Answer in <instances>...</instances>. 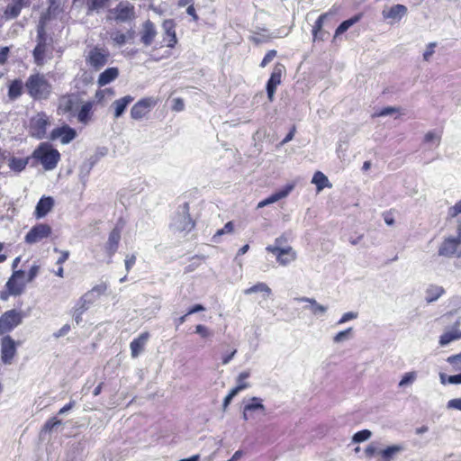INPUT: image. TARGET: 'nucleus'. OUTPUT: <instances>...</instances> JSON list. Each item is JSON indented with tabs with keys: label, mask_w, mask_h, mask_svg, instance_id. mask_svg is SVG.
I'll list each match as a JSON object with an SVG mask.
<instances>
[{
	"label": "nucleus",
	"mask_w": 461,
	"mask_h": 461,
	"mask_svg": "<svg viewBox=\"0 0 461 461\" xmlns=\"http://www.w3.org/2000/svg\"><path fill=\"white\" fill-rule=\"evenodd\" d=\"M25 89L29 95L36 100H46L52 93V86L44 75H31L25 83Z\"/></svg>",
	"instance_id": "1"
},
{
	"label": "nucleus",
	"mask_w": 461,
	"mask_h": 461,
	"mask_svg": "<svg viewBox=\"0 0 461 461\" xmlns=\"http://www.w3.org/2000/svg\"><path fill=\"white\" fill-rule=\"evenodd\" d=\"M32 156L41 162L45 170L54 169L60 159L59 152L46 142L41 143Z\"/></svg>",
	"instance_id": "2"
},
{
	"label": "nucleus",
	"mask_w": 461,
	"mask_h": 461,
	"mask_svg": "<svg viewBox=\"0 0 461 461\" xmlns=\"http://www.w3.org/2000/svg\"><path fill=\"white\" fill-rule=\"evenodd\" d=\"M51 124L50 117L45 113H38L30 120L29 131L32 137L41 140L46 137L47 129Z\"/></svg>",
	"instance_id": "3"
},
{
	"label": "nucleus",
	"mask_w": 461,
	"mask_h": 461,
	"mask_svg": "<svg viewBox=\"0 0 461 461\" xmlns=\"http://www.w3.org/2000/svg\"><path fill=\"white\" fill-rule=\"evenodd\" d=\"M275 243V245L267 246L266 249L276 256V261L279 265L285 267L296 259L297 254L292 247H279L277 245L279 243V239H276Z\"/></svg>",
	"instance_id": "4"
},
{
	"label": "nucleus",
	"mask_w": 461,
	"mask_h": 461,
	"mask_svg": "<svg viewBox=\"0 0 461 461\" xmlns=\"http://www.w3.org/2000/svg\"><path fill=\"white\" fill-rule=\"evenodd\" d=\"M158 99L149 96L139 100L131 109V117L139 121L146 117L149 112L157 105Z\"/></svg>",
	"instance_id": "5"
},
{
	"label": "nucleus",
	"mask_w": 461,
	"mask_h": 461,
	"mask_svg": "<svg viewBox=\"0 0 461 461\" xmlns=\"http://www.w3.org/2000/svg\"><path fill=\"white\" fill-rule=\"evenodd\" d=\"M23 314L16 310H9L0 317V334L10 332L23 321Z\"/></svg>",
	"instance_id": "6"
},
{
	"label": "nucleus",
	"mask_w": 461,
	"mask_h": 461,
	"mask_svg": "<svg viewBox=\"0 0 461 461\" xmlns=\"http://www.w3.org/2000/svg\"><path fill=\"white\" fill-rule=\"evenodd\" d=\"M170 227L172 230L180 233L188 232L194 228V222L191 220L185 206L182 212H177L174 216Z\"/></svg>",
	"instance_id": "7"
},
{
	"label": "nucleus",
	"mask_w": 461,
	"mask_h": 461,
	"mask_svg": "<svg viewBox=\"0 0 461 461\" xmlns=\"http://www.w3.org/2000/svg\"><path fill=\"white\" fill-rule=\"evenodd\" d=\"M265 414L266 407L260 398L252 397L243 406V419L245 420H254L258 415Z\"/></svg>",
	"instance_id": "8"
},
{
	"label": "nucleus",
	"mask_w": 461,
	"mask_h": 461,
	"mask_svg": "<svg viewBox=\"0 0 461 461\" xmlns=\"http://www.w3.org/2000/svg\"><path fill=\"white\" fill-rule=\"evenodd\" d=\"M26 283L25 273L22 270H17L14 272L7 281L6 287L11 295L16 296L23 292Z\"/></svg>",
	"instance_id": "9"
},
{
	"label": "nucleus",
	"mask_w": 461,
	"mask_h": 461,
	"mask_svg": "<svg viewBox=\"0 0 461 461\" xmlns=\"http://www.w3.org/2000/svg\"><path fill=\"white\" fill-rule=\"evenodd\" d=\"M285 67L280 63L276 64L273 68L270 78L267 84V97L270 102L274 100L276 87L281 84L282 76L285 73Z\"/></svg>",
	"instance_id": "10"
},
{
	"label": "nucleus",
	"mask_w": 461,
	"mask_h": 461,
	"mask_svg": "<svg viewBox=\"0 0 461 461\" xmlns=\"http://www.w3.org/2000/svg\"><path fill=\"white\" fill-rule=\"evenodd\" d=\"M17 343L10 337L1 339V359L4 364L10 365L16 355Z\"/></svg>",
	"instance_id": "11"
},
{
	"label": "nucleus",
	"mask_w": 461,
	"mask_h": 461,
	"mask_svg": "<svg viewBox=\"0 0 461 461\" xmlns=\"http://www.w3.org/2000/svg\"><path fill=\"white\" fill-rule=\"evenodd\" d=\"M51 233V228L43 223L37 224L26 234L24 240L28 244H35L48 238Z\"/></svg>",
	"instance_id": "12"
},
{
	"label": "nucleus",
	"mask_w": 461,
	"mask_h": 461,
	"mask_svg": "<svg viewBox=\"0 0 461 461\" xmlns=\"http://www.w3.org/2000/svg\"><path fill=\"white\" fill-rule=\"evenodd\" d=\"M114 20L118 22H128L135 18L134 6L127 2H121L115 8L110 11Z\"/></svg>",
	"instance_id": "13"
},
{
	"label": "nucleus",
	"mask_w": 461,
	"mask_h": 461,
	"mask_svg": "<svg viewBox=\"0 0 461 461\" xmlns=\"http://www.w3.org/2000/svg\"><path fill=\"white\" fill-rule=\"evenodd\" d=\"M122 229L119 227H114L111 232L109 233L108 240L104 244V252L111 261L113 256L116 253L119 248V243L121 240Z\"/></svg>",
	"instance_id": "14"
},
{
	"label": "nucleus",
	"mask_w": 461,
	"mask_h": 461,
	"mask_svg": "<svg viewBox=\"0 0 461 461\" xmlns=\"http://www.w3.org/2000/svg\"><path fill=\"white\" fill-rule=\"evenodd\" d=\"M461 240L458 238H447L440 245L438 249V255L451 258L454 256L460 257L459 244Z\"/></svg>",
	"instance_id": "15"
},
{
	"label": "nucleus",
	"mask_w": 461,
	"mask_h": 461,
	"mask_svg": "<svg viewBox=\"0 0 461 461\" xmlns=\"http://www.w3.org/2000/svg\"><path fill=\"white\" fill-rule=\"evenodd\" d=\"M77 136L76 131L68 125L55 128L50 134L51 140H59L62 144H68L72 141Z\"/></svg>",
	"instance_id": "16"
},
{
	"label": "nucleus",
	"mask_w": 461,
	"mask_h": 461,
	"mask_svg": "<svg viewBox=\"0 0 461 461\" xmlns=\"http://www.w3.org/2000/svg\"><path fill=\"white\" fill-rule=\"evenodd\" d=\"M108 52L99 48L92 49L86 57V62L95 70L102 68L107 62Z\"/></svg>",
	"instance_id": "17"
},
{
	"label": "nucleus",
	"mask_w": 461,
	"mask_h": 461,
	"mask_svg": "<svg viewBox=\"0 0 461 461\" xmlns=\"http://www.w3.org/2000/svg\"><path fill=\"white\" fill-rule=\"evenodd\" d=\"M406 14L407 7L400 4L384 8L382 12L383 17L386 20H391V23L400 22Z\"/></svg>",
	"instance_id": "18"
},
{
	"label": "nucleus",
	"mask_w": 461,
	"mask_h": 461,
	"mask_svg": "<svg viewBox=\"0 0 461 461\" xmlns=\"http://www.w3.org/2000/svg\"><path fill=\"white\" fill-rule=\"evenodd\" d=\"M149 338V332H143L131 342V355L133 358H136L143 351Z\"/></svg>",
	"instance_id": "19"
},
{
	"label": "nucleus",
	"mask_w": 461,
	"mask_h": 461,
	"mask_svg": "<svg viewBox=\"0 0 461 461\" xmlns=\"http://www.w3.org/2000/svg\"><path fill=\"white\" fill-rule=\"evenodd\" d=\"M461 339V330L457 326H454L450 330H445L439 337L438 344L441 347H446L450 343Z\"/></svg>",
	"instance_id": "20"
},
{
	"label": "nucleus",
	"mask_w": 461,
	"mask_h": 461,
	"mask_svg": "<svg viewBox=\"0 0 461 461\" xmlns=\"http://www.w3.org/2000/svg\"><path fill=\"white\" fill-rule=\"evenodd\" d=\"M157 35L155 25L150 21H146L141 31V41L145 46H149Z\"/></svg>",
	"instance_id": "21"
},
{
	"label": "nucleus",
	"mask_w": 461,
	"mask_h": 461,
	"mask_svg": "<svg viewBox=\"0 0 461 461\" xmlns=\"http://www.w3.org/2000/svg\"><path fill=\"white\" fill-rule=\"evenodd\" d=\"M94 302L95 297L93 296V293L86 292L77 301L73 309L84 314V312L89 309Z\"/></svg>",
	"instance_id": "22"
},
{
	"label": "nucleus",
	"mask_w": 461,
	"mask_h": 461,
	"mask_svg": "<svg viewBox=\"0 0 461 461\" xmlns=\"http://www.w3.org/2000/svg\"><path fill=\"white\" fill-rule=\"evenodd\" d=\"M162 27H163V30H164L165 35H166L165 40H167V38H168V42L167 43V46L169 48H173L177 42L176 31H175V23H174L173 20L164 21Z\"/></svg>",
	"instance_id": "23"
},
{
	"label": "nucleus",
	"mask_w": 461,
	"mask_h": 461,
	"mask_svg": "<svg viewBox=\"0 0 461 461\" xmlns=\"http://www.w3.org/2000/svg\"><path fill=\"white\" fill-rule=\"evenodd\" d=\"M54 201L51 197H43L41 198L37 205L35 210V214L37 218L44 217L53 207Z\"/></svg>",
	"instance_id": "24"
},
{
	"label": "nucleus",
	"mask_w": 461,
	"mask_h": 461,
	"mask_svg": "<svg viewBox=\"0 0 461 461\" xmlns=\"http://www.w3.org/2000/svg\"><path fill=\"white\" fill-rule=\"evenodd\" d=\"M133 101V97L131 95H125L120 99L115 100L112 107L114 110V118L121 117L127 106Z\"/></svg>",
	"instance_id": "25"
},
{
	"label": "nucleus",
	"mask_w": 461,
	"mask_h": 461,
	"mask_svg": "<svg viewBox=\"0 0 461 461\" xmlns=\"http://www.w3.org/2000/svg\"><path fill=\"white\" fill-rule=\"evenodd\" d=\"M255 293H261L264 300H267L272 294L271 288L266 283H257L249 288L244 290L246 295H249Z\"/></svg>",
	"instance_id": "26"
},
{
	"label": "nucleus",
	"mask_w": 461,
	"mask_h": 461,
	"mask_svg": "<svg viewBox=\"0 0 461 461\" xmlns=\"http://www.w3.org/2000/svg\"><path fill=\"white\" fill-rule=\"evenodd\" d=\"M119 76L117 68H108L99 75L97 83L100 86H106L115 80Z\"/></svg>",
	"instance_id": "27"
},
{
	"label": "nucleus",
	"mask_w": 461,
	"mask_h": 461,
	"mask_svg": "<svg viewBox=\"0 0 461 461\" xmlns=\"http://www.w3.org/2000/svg\"><path fill=\"white\" fill-rule=\"evenodd\" d=\"M76 100L70 95H63L59 100L58 113L65 114L71 113L74 109Z\"/></svg>",
	"instance_id": "28"
},
{
	"label": "nucleus",
	"mask_w": 461,
	"mask_h": 461,
	"mask_svg": "<svg viewBox=\"0 0 461 461\" xmlns=\"http://www.w3.org/2000/svg\"><path fill=\"white\" fill-rule=\"evenodd\" d=\"M27 5V0H13L5 10V15L8 18H15L21 13L23 6Z\"/></svg>",
	"instance_id": "29"
},
{
	"label": "nucleus",
	"mask_w": 461,
	"mask_h": 461,
	"mask_svg": "<svg viewBox=\"0 0 461 461\" xmlns=\"http://www.w3.org/2000/svg\"><path fill=\"white\" fill-rule=\"evenodd\" d=\"M294 188V184H289L279 191L274 193L269 197L266 198L268 204H272L281 199L285 198Z\"/></svg>",
	"instance_id": "30"
},
{
	"label": "nucleus",
	"mask_w": 461,
	"mask_h": 461,
	"mask_svg": "<svg viewBox=\"0 0 461 461\" xmlns=\"http://www.w3.org/2000/svg\"><path fill=\"white\" fill-rule=\"evenodd\" d=\"M312 183L316 185L317 192H321L325 187L330 188L332 185L330 183L328 177L321 171L314 173Z\"/></svg>",
	"instance_id": "31"
},
{
	"label": "nucleus",
	"mask_w": 461,
	"mask_h": 461,
	"mask_svg": "<svg viewBox=\"0 0 461 461\" xmlns=\"http://www.w3.org/2000/svg\"><path fill=\"white\" fill-rule=\"evenodd\" d=\"M92 109H93V103L86 102L82 104L80 110L77 113V120L81 123L86 124L91 120L92 115Z\"/></svg>",
	"instance_id": "32"
},
{
	"label": "nucleus",
	"mask_w": 461,
	"mask_h": 461,
	"mask_svg": "<svg viewBox=\"0 0 461 461\" xmlns=\"http://www.w3.org/2000/svg\"><path fill=\"white\" fill-rule=\"evenodd\" d=\"M299 302L310 303V309L314 315H323L327 312V307L317 303L313 298L301 297L297 299Z\"/></svg>",
	"instance_id": "33"
},
{
	"label": "nucleus",
	"mask_w": 461,
	"mask_h": 461,
	"mask_svg": "<svg viewBox=\"0 0 461 461\" xmlns=\"http://www.w3.org/2000/svg\"><path fill=\"white\" fill-rule=\"evenodd\" d=\"M444 288L442 286L437 285H430L426 289V301L428 303H432L434 301H437L443 294H444Z\"/></svg>",
	"instance_id": "34"
},
{
	"label": "nucleus",
	"mask_w": 461,
	"mask_h": 461,
	"mask_svg": "<svg viewBox=\"0 0 461 461\" xmlns=\"http://www.w3.org/2000/svg\"><path fill=\"white\" fill-rule=\"evenodd\" d=\"M361 18L360 14L355 15L352 18L344 21L340 23V25L337 28L335 32V37L344 33L347 32L351 26H353L355 23H357Z\"/></svg>",
	"instance_id": "35"
},
{
	"label": "nucleus",
	"mask_w": 461,
	"mask_h": 461,
	"mask_svg": "<svg viewBox=\"0 0 461 461\" xmlns=\"http://www.w3.org/2000/svg\"><path fill=\"white\" fill-rule=\"evenodd\" d=\"M23 82L21 80H14L11 83L8 89V96L10 99H17L22 95Z\"/></svg>",
	"instance_id": "36"
},
{
	"label": "nucleus",
	"mask_w": 461,
	"mask_h": 461,
	"mask_svg": "<svg viewBox=\"0 0 461 461\" xmlns=\"http://www.w3.org/2000/svg\"><path fill=\"white\" fill-rule=\"evenodd\" d=\"M27 164L28 158H12L9 159L8 166L12 170L21 172L25 168Z\"/></svg>",
	"instance_id": "37"
},
{
	"label": "nucleus",
	"mask_w": 461,
	"mask_h": 461,
	"mask_svg": "<svg viewBox=\"0 0 461 461\" xmlns=\"http://www.w3.org/2000/svg\"><path fill=\"white\" fill-rule=\"evenodd\" d=\"M352 337H353V328L350 327V328H348L345 330H341V331L338 332L332 338V341L335 344H340V343H343L345 341H348V340L351 339Z\"/></svg>",
	"instance_id": "38"
},
{
	"label": "nucleus",
	"mask_w": 461,
	"mask_h": 461,
	"mask_svg": "<svg viewBox=\"0 0 461 461\" xmlns=\"http://www.w3.org/2000/svg\"><path fill=\"white\" fill-rule=\"evenodd\" d=\"M402 449H403V447L402 446L394 445V446L388 447L387 448L380 451V455L384 459V461H390V459L393 456H395L396 454L401 452Z\"/></svg>",
	"instance_id": "39"
},
{
	"label": "nucleus",
	"mask_w": 461,
	"mask_h": 461,
	"mask_svg": "<svg viewBox=\"0 0 461 461\" xmlns=\"http://www.w3.org/2000/svg\"><path fill=\"white\" fill-rule=\"evenodd\" d=\"M417 376H418L417 372H415V371H411V372L405 373L402 375V379L400 380L398 386L405 387V386L412 384L416 381Z\"/></svg>",
	"instance_id": "40"
},
{
	"label": "nucleus",
	"mask_w": 461,
	"mask_h": 461,
	"mask_svg": "<svg viewBox=\"0 0 461 461\" xmlns=\"http://www.w3.org/2000/svg\"><path fill=\"white\" fill-rule=\"evenodd\" d=\"M440 134L434 131H429L424 136V141L428 144H430L431 146L438 147L440 143Z\"/></svg>",
	"instance_id": "41"
},
{
	"label": "nucleus",
	"mask_w": 461,
	"mask_h": 461,
	"mask_svg": "<svg viewBox=\"0 0 461 461\" xmlns=\"http://www.w3.org/2000/svg\"><path fill=\"white\" fill-rule=\"evenodd\" d=\"M245 389L244 385L240 386H235L230 390V392L226 395L223 401V410H226V408L229 406L232 399L242 390Z\"/></svg>",
	"instance_id": "42"
},
{
	"label": "nucleus",
	"mask_w": 461,
	"mask_h": 461,
	"mask_svg": "<svg viewBox=\"0 0 461 461\" xmlns=\"http://www.w3.org/2000/svg\"><path fill=\"white\" fill-rule=\"evenodd\" d=\"M447 362L451 365L453 371H461V352L448 357Z\"/></svg>",
	"instance_id": "43"
},
{
	"label": "nucleus",
	"mask_w": 461,
	"mask_h": 461,
	"mask_svg": "<svg viewBox=\"0 0 461 461\" xmlns=\"http://www.w3.org/2000/svg\"><path fill=\"white\" fill-rule=\"evenodd\" d=\"M109 0H88L87 6L90 12H99L103 9Z\"/></svg>",
	"instance_id": "44"
},
{
	"label": "nucleus",
	"mask_w": 461,
	"mask_h": 461,
	"mask_svg": "<svg viewBox=\"0 0 461 461\" xmlns=\"http://www.w3.org/2000/svg\"><path fill=\"white\" fill-rule=\"evenodd\" d=\"M233 231V223L232 221H228L222 229H220L216 231V233L213 235L212 240L213 241L217 242V239L221 237L223 234L231 233Z\"/></svg>",
	"instance_id": "45"
},
{
	"label": "nucleus",
	"mask_w": 461,
	"mask_h": 461,
	"mask_svg": "<svg viewBox=\"0 0 461 461\" xmlns=\"http://www.w3.org/2000/svg\"><path fill=\"white\" fill-rule=\"evenodd\" d=\"M111 39L116 46H122L127 41V36L120 32H114L111 34Z\"/></svg>",
	"instance_id": "46"
},
{
	"label": "nucleus",
	"mask_w": 461,
	"mask_h": 461,
	"mask_svg": "<svg viewBox=\"0 0 461 461\" xmlns=\"http://www.w3.org/2000/svg\"><path fill=\"white\" fill-rule=\"evenodd\" d=\"M371 435L372 433L368 429L360 430L353 436V441L356 443L366 441L371 437Z\"/></svg>",
	"instance_id": "47"
},
{
	"label": "nucleus",
	"mask_w": 461,
	"mask_h": 461,
	"mask_svg": "<svg viewBox=\"0 0 461 461\" xmlns=\"http://www.w3.org/2000/svg\"><path fill=\"white\" fill-rule=\"evenodd\" d=\"M195 332L203 339H209L213 335L212 330H210L206 326L202 324H198L195 326Z\"/></svg>",
	"instance_id": "48"
},
{
	"label": "nucleus",
	"mask_w": 461,
	"mask_h": 461,
	"mask_svg": "<svg viewBox=\"0 0 461 461\" xmlns=\"http://www.w3.org/2000/svg\"><path fill=\"white\" fill-rule=\"evenodd\" d=\"M33 56L38 64H41L44 56V47L41 44H38L33 50Z\"/></svg>",
	"instance_id": "49"
},
{
	"label": "nucleus",
	"mask_w": 461,
	"mask_h": 461,
	"mask_svg": "<svg viewBox=\"0 0 461 461\" xmlns=\"http://www.w3.org/2000/svg\"><path fill=\"white\" fill-rule=\"evenodd\" d=\"M358 316L357 312H345L341 318L338 321V323L339 325H341V324H344L349 321H352V320H355L357 319Z\"/></svg>",
	"instance_id": "50"
},
{
	"label": "nucleus",
	"mask_w": 461,
	"mask_h": 461,
	"mask_svg": "<svg viewBox=\"0 0 461 461\" xmlns=\"http://www.w3.org/2000/svg\"><path fill=\"white\" fill-rule=\"evenodd\" d=\"M397 111H398V108L388 106V107H385V108L380 110L376 113H375L374 116H378V117L387 116V115H391V114L396 113Z\"/></svg>",
	"instance_id": "51"
},
{
	"label": "nucleus",
	"mask_w": 461,
	"mask_h": 461,
	"mask_svg": "<svg viewBox=\"0 0 461 461\" xmlns=\"http://www.w3.org/2000/svg\"><path fill=\"white\" fill-rule=\"evenodd\" d=\"M276 56V50H269L264 57L263 60L261 61L260 67L265 68L268 63H270L275 59Z\"/></svg>",
	"instance_id": "52"
},
{
	"label": "nucleus",
	"mask_w": 461,
	"mask_h": 461,
	"mask_svg": "<svg viewBox=\"0 0 461 461\" xmlns=\"http://www.w3.org/2000/svg\"><path fill=\"white\" fill-rule=\"evenodd\" d=\"M249 372H241L238 377H237V385L236 386H240V385H244L245 386V389L248 388L249 386V384L248 383H246V379L249 378Z\"/></svg>",
	"instance_id": "53"
},
{
	"label": "nucleus",
	"mask_w": 461,
	"mask_h": 461,
	"mask_svg": "<svg viewBox=\"0 0 461 461\" xmlns=\"http://www.w3.org/2000/svg\"><path fill=\"white\" fill-rule=\"evenodd\" d=\"M447 408L461 411V397L449 400L447 403Z\"/></svg>",
	"instance_id": "54"
},
{
	"label": "nucleus",
	"mask_w": 461,
	"mask_h": 461,
	"mask_svg": "<svg viewBox=\"0 0 461 461\" xmlns=\"http://www.w3.org/2000/svg\"><path fill=\"white\" fill-rule=\"evenodd\" d=\"M39 271H40V267L38 265L32 266L27 274L26 281L32 282L37 276V275L39 274Z\"/></svg>",
	"instance_id": "55"
},
{
	"label": "nucleus",
	"mask_w": 461,
	"mask_h": 461,
	"mask_svg": "<svg viewBox=\"0 0 461 461\" xmlns=\"http://www.w3.org/2000/svg\"><path fill=\"white\" fill-rule=\"evenodd\" d=\"M437 43L436 42H430L428 46H427V49L426 50L424 51L423 53V59L424 60L426 61H429V59L431 58V56L433 55L434 53V48L436 47Z\"/></svg>",
	"instance_id": "56"
},
{
	"label": "nucleus",
	"mask_w": 461,
	"mask_h": 461,
	"mask_svg": "<svg viewBox=\"0 0 461 461\" xmlns=\"http://www.w3.org/2000/svg\"><path fill=\"white\" fill-rule=\"evenodd\" d=\"M461 213V200L457 202L454 206L450 207L448 210V214L451 217H456Z\"/></svg>",
	"instance_id": "57"
},
{
	"label": "nucleus",
	"mask_w": 461,
	"mask_h": 461,
	"mask_svg": "<svg viewBox=\"0 0 461 461\" xmlns=\"http://www.w3.org/2000/svg\"><path fill=\"white\" fill-rule=\"evenodd\" d=\"M185 108V104H184V101L183 99L181 98H175L173 100V105H172V109L176 112H181L183 111Z\"/></svg>",
	"instance_id": "58"
},
{
	"label": "nucleus",
	"mask_w": 461,
	"mask_h": 461,
	"mask_svg": "<svg viewBox=\"0 0 461 461\" xmlns=\"http://www.w3.org/2000/svg\"><path fill=\"white\" fill-rule=\"evenodd\" d=\"M329 16V13H326V14H321L318 20L316 21L315 23V25H314V28H313V32L314 34H316V32L317 30H321L322 25H323V22L324 20Z\"/></svg>",
	"instance_id": "59"
},
{
	"label": "nucleus",
	"mask_w": 461,
	"mask_h": 461,
	"mask_svg": "<svg viewBox=\"0 0 461 461\" xmlns=\"http://www.w3.org/2000/svg\"><path fill=\"white\" fill-rule=\"evenodd\" d=\"M135 262H136V256L135 255H128V256H126V258H125V268H126L127 272H129L131 270V268L135 264Z\"/></svg>",
	"instance_id": "60"
},
{
	"label": "nucleus",
	"mask_w": 461,
	"mask_h": 461,
	"mask_svg": "<svg viewBox=\"0 0 461 461\" xmlns=\"http://www.w3.org/2000/svg\"><path fill=\"white\" fill-rule=\"evenodd\" d=\"M447 384H461V373L457 375H448Z\"/></svg>",
	"instance_id": "61"
},
{
	"label": "nucleus",
	"mask_w": 461,
	"mask_h": 461,
	"mask_svg": "<svg viewBox=\"0 0 461 461\" xmlns=\"http://www.w3.org/2000/svg\"><path fill=\"white\" fill-rule=\"evenodd\" d=\"M106 286L104 285H95L89 292L93 293V296L95 298V294L96 293L98 295L102 294L105 292Z\"/></svg>",
	"instance_id": "62"
},
{
	"label": "nucleus",
	"mask_w": 461,
	"mask_h": 461,
	"mask_svg": "<svg viewBox=\"0 0 461 461\" xmlns=\"http://www.w3.org/2000/svg\"><path fill=\"white\" fill-rule=\"evenodd\" d=\"M61 424V421L59 420H56V419H52V420H50L46 424H45V429H50L51 430L53 428H55L56 426L58 425H60Z\"/></svg>",
	"instance_id": "63"
},
{
	"label": "nucleus",
	"mask_w": 461,
	"mask_h": 461,
	"mask_svg": "<svg viewBox=\"0 0 461 461\" xmlns=\"http://www.w3.org/2000/svg\"><path fill=\"white\" fill-rule=\"evenodd\" d=\"M237 353L236 349H233L230 354L222 356V365H227L233 358L235 354Z\"/></svg>",
	"instance_id": "64"
}]
</instances>
